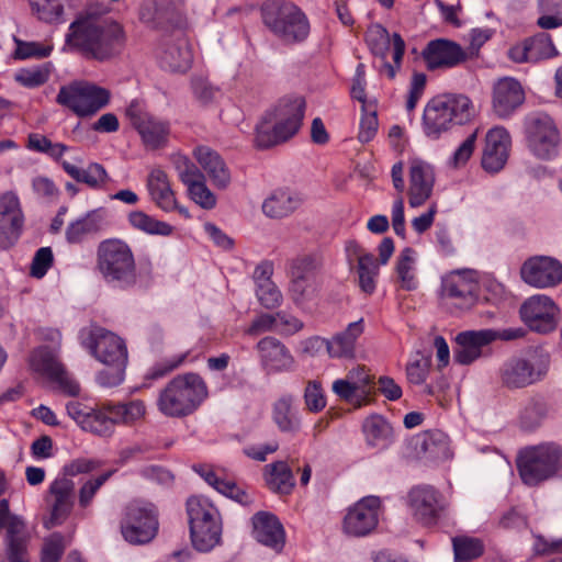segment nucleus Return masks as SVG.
<instances>
[{"label":"nucleus","instance_id":"obj_54","mask_svg":"<svg viewBox=\"0 0 562 562\" xmlns=\"http://www.w3.org/2000/svg\"><path fill=\"white\" fill-rule=\"evenodd\" d=\"M85 430L99 436H110L112 434L104 404L92 407Z\"/></svg>","mask_w":562,"mask_h":562},{"label":"nucleus","instance_id":"obj_30","mask_svg":"<svg viewBox=\"0 0 562 562\" xmlns=\"http://www.w3.org/2000/svg\"><path fill=\"white\" fill-rule=\"evenodd\" d=\"M432 168L420 160H414L409 167L408 203L412 207L422 206L431 195L434 187Z\"/></svg>","mask_w":562,"mask_h":562},{"label":"nucleus","instance_id":"obj_3","mask_svg":"<svg viewBox=\"0 0 562 562\" xmlns=\"http://www.w3.org/2000/svg\"><path fill=\"white\" fill-rule=\"evenodd\" d=\"M209 395L201 375L178 374L159 391L157 408L166 417L182 418L193 414Z\"/></svg>","mask_w":562,"mask_h":562},{"label":"nucleus","instance_id":"obj_8","mask_svg":"<svg viewBox=\"0 0 562 562\" xmlns=\"http://www.w3.org/2000/svg\"><path fill=\"white\" fill-rule=\"evenodd\" d=\"M562 465V448L555 442H543L526 447L517 458V468L522 482L536 486L554 476Z\"/></svg>","mask_w":562,"mask_h":562},{"label":"nucleus","instance_id":"obj_2","mask_svg":"<svg viewBox=\"0 0 562 562\" xmlns=\"http://www.w3.org/2000/svg\"><path fill=\"white\" fill-rule=\"evenodd\" d=\"M83 345L98 361L105 366V369L97 374L98 384L103 387L120 385L124 380L128 361L125 341L105 328L93 327L85 338Z\"/></svg>","mask_w":562,"mask_h":562},{"label":"nucleus","instance_id":"obj_16","mask_svg":"<svg viewBox=\"0 0 562 562\" xmlns=\"http://www.w3.org/2000/svg\"><path fill=\"white\" fill-rule=\"evenodd\" d=\"M139 19L151 27L166 32L186 25L182 5L171 0H145L139 9Z\"/></svg>","mask_w":562,"mask_h":562},{"label":"nucleus","instance_id":"obj_22","mask_svg":"<svg viewBox=\"0 0 562 562\" xmlns=\"http://www.w3.org/2000/svg\"><path fill=\"white\" fill-rule=\"evenodd\" d=\"M256 350L259 356L260 366L267 374L294 371L296 361L290 349L276 337H263L257 342Z\"/></svg>","mask_w":562,"mask_h":562},{"label":"nucleus","instance_id":"obj_18","mask_svg":"<svg viewBox=\"0 0 562 562\" xmlns=\"http://www.w3.org/2000/svg\"><path fill=\"white\" fill-rule=\"evenodd\" d=\"M520 277L536 289L554 288L562 282V263L554 257L533 256L521 265Z\"/></svg>","mask_w":562,"mask_h":562},{"label":"nucleus","instance_id":"obj_45","mask_svg":"<svg viewBox=\"0 0 562 562\" xmlns=\"http://www.w3.org/2000/svg\"><path fill=\"white\" fill-rule=\"evenodd\" d=\"M422 448L436 460H448L452 457L449 437L440 431H429L424 436Z\"/></svg>","mask_w":562,"mask_h":562},{"label":"nucleus","instance_id":"obj_57","mask_svg":"<svg viewBox=\"0 0 562 562\" xmlns=\"http://www.w3.org/2000/svg\"><path fill=\"white\" fill-rule=\"evenodd\" d=\"M317 268L316 258L311 255H304L293 259L290 263L291 279H315L314 273Z\"/></svg>","mask_w":562,"mask_h":562},{"label":"nucleus","instance_id":"obj_50","mask_svg":"<svg viewBox=\"0 0 562 562\" xmlns=\"http://www.w3.org/2000/svg\"><path fill=\"white\" fill-rule=\"evenodd\" d=\"M33 12L46 23L63 21L64 4L61 0H30Z\"/></svg>","mask_w":562,"mask_h":562},{"label":"nucleus","instance_id":"obj_7","mask_svg":"<svg viewBox=\"0 0 562 562\" xmlns=\"http://www.w3.org/2000/svg\"><path fill=\"white\" fill-rule=\"evenodd\" d=\"M305 105V100L301 97L280 100L274 109L273 126L262 122L256 127V146L267 149L293 137L302 125Z\"/></svg>","mask_w":562,"mask_h":562},{"label":"nucleus","instance_id":"obj_59","mask_svg":"<svg viewBox=\"0 0 562 562\" xmlns=\"http://www.w3.org/2000/svg\"><path fill=\"white\" fill-rule=\"evenodd\" d=\"M315 279H291L290 295L296 305L311 300L315 294Z\"/></svg>","mask_w":562,"mask_h":562},{"label":"nucleus","instance_id":"obj_61","mask_svg":"<svg viewBox=\"0 0 562 562\" xmlns=\"http://www.w3.org/2000/svg\"><path fill=\"white\" fill-rule=\"evenodd\" d=\"M53 45H45L38 42H18L15 56L19 59L45 58L50 55Z\"/></svg>","mask_w":562,"mask_h":562},{"label":"nucleus","instance_id":"obj_13","mask_svg":"<svg viewBox=\"0 0 562 562\" xmlns=\"http://www.w3.org/2000/svg\"><path fill=\"white\" fill-rule=\"evenodd\" d=\"M526 137L529 149L538 158L550 159L558 154L559 132L548 114L536 113L527 119Z\"/></svg>","mask_w":562,"mask_h":562},{"label":"nucleus","instance_id":"obj_33","mask_svg":"<svg viewBox=\"0 0 562 562\" xmlns=\"http://www.w3.org/2000/svg\"><path fill=\"white\" fill-rule=\"evenodd\" d=\"M193 155L200 166L209 175L212 183L217 189H226L231 183V173L221 156L206 146H199Z\"/></svg>","mask_w":562,"mask_h":562},{"label":"nucleus","instance_id":"obj_52","mask_svg":"<svg viewBox=\"0 0 562 562\" xmlns=\"http://www.w3.org/2000/svg\"><path fill=\"white\" fill-rule=\"evenodd\" d=\"M303 398L306 409L311 413H319L326 407V396L322 383L317 380L306 383Z\"/></svg>","mask_w":562,"mask_h":562},{"label":"nucleus","instance_id":"obj_39","mask_svg":"<svg viewBox=\"0 0 562 562\" xmlns=\"http://www.w3.org/2000/svg\"><path fill=\"white\" fill-rule=\"evenodd\" d=\"M61 167L77 182H82L92 189L102 188L108 180V172L98 162H91L87 169H81L68 161H63Z\"/></svg>","mask_w":562,"mask_h":562},{"label":"nucleus","instance_id":"obj_63","mask_svg":"<svg viewBox=\"0 0 562 562\" xmlns=\"http://www.w3.org/2000/svg\"><path fill=\"white\" fill-rule=\"evenodd\" d=\"M65 551L64 537L55 532L44 542L42 549V562H58Z\"/></svg>","mask_w":562,"mask_h":562},{"label":"nucleus","instance_id":"obj_14","mask_svg":"<svg viewBox=\"0 0 562 562\" xmlns=\"http://www.w3.org/2000/svg\"><path fill=\"white\" fill-rule=\"evenodd\" d=\"M5 528V549L10 562H27L29 531L25 522L11 515L7 499L0 501V530Z\"/></svg>","mask_w":562,"mask_h":562},{"label":"nucleus","instance_id":"obj_48","mask_svg":"<svg viewBox=\"0 0 562 562\" xmlns=\"http://www.w3.org/2000/svg\"><path fill=\"white\" fill-rule=\"evenodd\" d=\"M26 148L46 154L50 158L58 160L68 149V147L61 143H52L49 138L40 133H31L27 136Z\"/></svg>","mask_w":562,"mask_h":562},{"label":"nucleus","instance_id":"obj_60","mask_svg":"<svg viewBox=\"0 0 562 562\" xmlns=\"http://www.w3.org/2000/svg\"><path fill=\"white\" fill-rule=\"evenodd\" d=\"M112 472L103 473L94 479L88 480L79 490L78 503L81 508L88 507L100 487L110 479Z\"/></svg>","mask_w":562,"mask_h":562},{"label":"nucleus","instance_id":"obj_5","mask_svg":"<svg viewBox=\"0 0 562 562\" xmlns=\"http://www.w3.org/2000/svg\"><path fill=\"white\" fill-rule=\"evenodd\" d=\"M265 26L286 45L304 42L311 31L306 14L293 2L267 0L261 5Z\"/></svg>","mask_w":562,"mask_h":562},{"label":"nucleus","instance_id":"obj_15","mask_svg":"<svg viewBox=\"0 0 562 562\" xmlns=\"http://www.w3.org/2000/svg\"><path fill=\"white\" fill-rule=\"evenodd\" d=\"M408 506L415 520L423 526L438 522L446 508L442 494L430 485L413 487L408 493Z\"/></svg>","mask_w":562,"mask_h":562},{"label":"nucleus","instance_id":"obj_31","mask_svg":"<svg viewBox=\"0 0 562 562\" xmlns=\"http://www.w3.org/2000/svg\"><path fill=\"white\" fill-rule=\"evenodd\" d=\"M161 68L172 72H186L192 63V52L188 41L183 37L161 45L158 53Z\"/></svg>","mask_w":562,"mask_h":562},{"label":"nucleus","instance_id":"obj_36","mask_svg":"<svg viewBox=\"0 0 562 562\" xmlns=\"http://www.w3.org/2000/svg\"><path fill=\"white\" fill-rule=\"evenodd\" d=\"M147 189L151 200L165 212H172L177 207L175 193L164 170L156 168L150 171Z\"/></svg>","mask_w":562,"mask_h":562},{"label":"nucleus","instance_id":"obj_58","mask_svg":"<svg viewBox=\"0 0 562 562\" xmlns=\"http://www.w3.org/2000/svg\"><path fill=\"white\" fill-rule=\"evenodd\" d=\"M392 49L394 65L384 61L380 71L385 74L389 79H394L397 70L401 68L402 59L405 53V42L398 33L392 35Z\"/></svg>","mask_w":562,"mask_h":562},{"label":"nucleus","instance_id":"obj_35","mask_svg":"<svg viewBox=\"0 0 562 562\" xmlns=\"http://www.w3.org/2000/svg\"><path fill=\"white\" fill-rule=\"evenodd\" d=\"M106 212L97 209L88 212L83 217L71 222L66 228V239L70 244L80 243L86 236L99 233L106 225Z\"/></svg>","mask_w":562,"mask_h":562},{"label":"nucleus","instance_id":"obj_4","mask_svg":"<svg viewBox=\"0 0 562 562\" xmlns=\"http://www.w3.org/2000/svg\"><path fill=\"white\" fill-rule=\"evenodd\" d=\"M476 111L472 100L462 93H443L434 97L424 109L423 127L434 139L453 125H464L472 121Z\"/></svg>","mask_w":562,"mask_h":562},{"label":"nucleus","instance_id":"obj_6","mask_svg":"<svg viewBox=\"0 0 562 562\" xmlns=\"http://www.w3.org/2000/svg\"><path fill=\"white\" fill-rule=\"evenodd\" d=\"M97 268L104 281L127 290L137 283V271L131 247L120 239H106L97 250Z\"/></svg>","mask_w":562,"mask_h":562},{"label":"nucleus","instance_id":"obj_53","mask_svg":"<svg viewBox=\"0 0 562 562\" xmlns=\"http://www.w3.org/2000/svg\"><path fill=\"white\" fill-rule=\"evenodd\" d=\"M188 355H189V352H183V353L171 356L169 358H165V359L156 362L147 371L146 379L147 380H159V379H162L164 376H166L169 373H171L173 370H176L179 367H181L184 363Z\"/></svg>","mask_w":562,"mask_h":562},{"label":"nucleus","instance_id":"obj_46","mask_svg":"<svg viewBox=\"0 0 562 562\" xmlns=\"http://www.w3.org/2000/svg\"><path fill=\"white\" fill-rule=\"evenodd\" d=\"M548 414V404L540 398H533L526 404L520 414V426L525 430L532 431L542 424Z\"/></svg>","mask_w":562,"mask_h":562},{"label":"nucleus","instance_id":"obj_38","mask_svg":"<svg viewBox=\"0 0 562 562\" xmlns=\"http://www.w3.org/2000/svg\"><path fill=\"white\" fill-rule=\"evenodd\" d=\"M363 333V321L350 323L348 327L328 339V355L331 358H351L355 353V345Z\"/></svg>","mask_w":562,"mask_h":562},{"label":"nucleus","instance_id":"obj_25","mask_svg":"<svg viewBox=\"0 0 562 562\" xmlns=\"http://www.w3.org/2000/svg\"><path fill=\"white\" fill-rule=\"evenodd\" d=\"M126 115L147 147L155 149L167 142L169 125L144 111L139 103L132 102L126 109Z\"/></svg>","mask_w":562,"mask_h":562},{"label":"nucleus","instance_id":"obj_10","mask_svg":"<svg viewBox=\"0 0 562 562\" xmlns=\"http://www.w3.org/2000/svg\"><path fill=\"white\" fill-rule=\"evenodd\" d=\"M193 547L202 552L213 549L221 539L220 513L206 498L191 496L187 501Z\"/></svg>","mask_w":562,"mask_h":562},{"label":"nucleus","instance_id":"obj_29","mask_svg":"<svg viewBox=\"0 0 562 562\" xmlns=\"http://www.w3.org/2000/svg\"><path fill=\"white\" fill-rule=\"evenodd\" d=\"M525 100L521 85L513 78H503L494 85L493 109L502 117H508Z\"/></svg>","mask_w":562,"mask_h":562},{"label":"nucleus","instance_id":"obj_19","mask_svg":"<svg viewBox=\"0 0 562 562\" xmlns=\"http://www.w3.org/2000/svg\"><path fill=\"white\" fill-rule=\"evenodd\" d=\"M46 503L49 515L43 521L46 529L60 526L70 515L75 504V483L69 477H56L49 485Z\"/></svg>","mask_w":562,"mask_h":562},{"label":"nucleus","instance_id":"obj_28","mask_svg":"<svg viewBox=\"0 0 562 562\" xmlns=\"http://www.w3.org/2000/svg\"><path fill=\"white\" fill-rule=\"evenodd\" d=\"M254 538L280 553L285 546V531L279 518L269 512H258L251 518Z\"/></svg>","mask_w":562,"mask_h":562},{"label":"nucleus","instance_id":"obj_20","mask_svg":"<svg viewBox=\"0 0 562 562\" xmlns=\"http://www.w3.org/2000/svg\"><path fill=\"white\" fill-rule=\"evenodd\" d=\"M558 306L544 294L532 295L520 306L522 322L532 330L547 334L557 327Z\"/></svg>","mask_w":562,"mask_h":562},{"label":"nucleus","instance_id":"obj_55","mask_svg":"<svg viewBox=\"0 0 562 562\" xmlns=\"http://www.w3.org/2000/svg\"><path fill=\"white\" fill-rule=\"evenodd\" d=\"M367 43L375 56L385 58V54L392 45V37L384 27L376 25L368 32Z\"/></svg>","mask_w":562,"mask_h":562},{"label":"nucleus","instance_id":"obj_11","mask_svg":"<svg viewBox=\"0 0 562 562\" xmlns=\"http://www.w3.org/2000/svg\"><path fill=\"white\" fill-rule=\"evenodd\" d=\"M111 99L108 89L89 81H72L63 86L56 102L80 117L92 116L105 108Z\"/></svg>","mask_w":562,"mask_h":562},{"label":"nucleus","instance_id":"obj_42","mask_svg":"<svg viewBox=\"0 0 562 562\" xmlns=\"http://www.w3.org/2000/svg\"><path fill=\"white\" fill-rule=\"evenodd\" d=\"M391 430L387 422L379 415L368 417L362 424L366 442L372 448L385 446Z\"/></svg>","mask_w":562,"mask_h":562},{"label":"nucleus","instance_id":"obj_41","mask_svg":"<svg viewBox=\"0 0 562 562\" xmlns=\"http://www.w3.org/2000/svg\"><path fill=\"white\" fill-rule=\"evenodd\" d=\"M128 223L133 228L149 235L170 236L173 233L170 224L158 221L143 211L131 212Z\"/></svg>","mask_w":562,"mask_h":562},{"label":"nucleus","instance_id":"obj_43","mask_svg":"<svg viewBox=\"0 0 562 562\" xmlns=\"http://www.w3.org/2000/svg\"><path fill=\"white\" fill-rule=\"evenodd\" d=\"M452 548L454 560L457 562H468L483 555L485 551L481 539L470 536H457L452 538Z\"/></svg>","mask_w":562,"mask_h":562},{"label":"nucleus","instance_id":"obj_49","mask_svg":"<svg viewBox=\"0 0 562 562\" xmlns=\"http://www.w3.org/2000/svg\"><path fill=\"white\" fill-rule=\"evenodd\" d=\"M379 265L374 256H362L357 265L359 286L361 290L371 294L375 290V277L378 276Z\"/></svg>","mask_w":562,"mask_h":562},{"label":"nucleus","instance_id":"obj_21","mask_svg":"<svg viewBox=\"0 0 562 562\" xmlns=\"http://www.w3.org/2000/svg\"><path fill=\"white\" fill-rule=\"evenodd\" d=\"M422 57L429 71L451 69L469 59L467 50L457 42L448 38H436L427 43Z\"/></svg>","mask_w":562,"mask_h":562},{"label":"nucleus","instance_id":"obj_27","mask_svg":"<svg viewBox=\"0 0 562 562\" xmlns=\"http://www.w3.org/2000/svg\"><path fill=\"white\" fill-rule=\"evenodd\" d=\"M479 283L471 272L456 271L442 280V293L460 308H470L477 300Z\"/></svg>","mask_w":562,"mask_h":562},{"label":"nucleus","instance_id":"obj_17","mask_svg":"<svg viewBox=\"0 0 562 562\" xmlns=\"http://www.w3.org/2000/svg\"><path fill=\"white\" fill-rule=\"evenodd\" d=\"M546 372V366L531 359L514 356L501 366L499 381L503 386L510 390L524 389L540 381Z\"/></svg>","mask_w":562,"mask_h":562},{"label":"nucleus","instance_id":"obj_32","mask_svg":"<svg viewBox=\"0 0 562 562\" xmlns=\"http://www.w3.org/2000/svg\"><path fill=\"white\" fill-rule=\"evenodd\" d=\"M271 418L284 434L295 435L302 428L300 412L292 394H283L272 403Z\"/></svg>","mask_w":562,"mask_h":562},{"label":"nucleus","instance_id":"obj_23","mask_svg":"<svg viewBox=\"0 0 562 562\" xmlns=\"http://www.w3.org/2000/svg\"><path fill=\"white\" fill-rule=\"evenodd\" d=\"M23 223L19 198L12 192H5L0 198V249L8 250L18 243Z\"/></svg>","mask_w":562,"mask_h":562},{"label":"nucleus","instance_id":"obj_26","mask_svg":"<svg viewBox=\"0 0 562 562\" xmlns=\"http://www.w3.org/2000/svg\"><path fill=\"white\" fill-rule=\"evenodd\" d=\"M510 145V135L506 128H491L485 136L481 161L483 169L492 173L502 170L507 162Z\"/></svg>","mask_w":562,"mask_h":562},{"label":"nucleus","instance_id":"obj_9","mask_svg":"<svg viewBox=\"0 0 562 562\" xmlns=\"http://www.w3.org/2000/svg\"><path fill=\"white\" fill-rule=\"evenodd\" d=\"M527 330L522 327H510L505 329H480L461 331L456 337L453 349L454 362L468 366L481 357L491 353L488 346L496 341H513L524 338Z\"/></svg>","mask_w":562,"mask_h":562},{"label":"nucleus","instance_id":"obj_56","mask_svg":"<svg viewBox=\"0 0 562 562\" xmlns=\"http://www.w3.org/2000/svg\"><path fill=\"white\" fill-rule=\"evenodd\" d=\"M173 164L180 180L187 187L205 178L204 175L200 171V169L186 156H176L173 158Z\"/></svg>","mask_w":562,"mask_h":562},{"label":"nucleus","instance_id":"obj_24","mask_svg":"<svg viewBox=\"0 0 562 562\" xmlns=\"http://www.w3.org/2000/svg\"><path fill=\"white\" fill-rule=\"evenodd\" d=\"M380 498L367 496L351 507L344 519V530L355 537L369 535L378 525Z\"/></svg>","mask_w":562,"mask_h":562},{"label":"nucleus","instance_id":"obj_64","mask_svg":"<svg viewBox=\"0 0 562 562\" xmlns=\"http://www.w3.org/2000/svg\"><path fill=\"white\" fill-rule=\"evenodd\" d=\"M256 295L260 304L268 310L280 306L282 302V293L273 282L257 286Z\"/></svg>","mask_w":562,"mask_h":562},{"label":"nucleus","instance_id":"obj_47","mask_svg":"<svg viewBox=\"0 0 562 562\" xmlns=\"http://www.w3.org/2000/svg\"><path fill=\"white\" fill-rule=\"evenodd\" d=\"M529 48V58L532 63L555 57L559 53L548 33L540 32L526 38Z\"/></svg>","mask_w":562,"mask_h":562},{"label":"nucleus","instance_id":"obj_51","mask_svg":"<svg viewBox=\"0 0 562 562\" xmlns=\"http://www.w3.org/2000/svg\"><path fill=\"white\" fill-rule=\"evenodd\" d=\"M49 64H44L42 66L19 70L15 75V80L26 88H36L44 85L49 79Z\"/></svg>","mask_w":562,"mask_h":562},{"label":"nucleus","instance_id":"obj_12","mask_svg":"<svg viewBox=\"0 0 562 562\" xmlns=\"http://www.w3.org/2000/svg\"><path fill=\"white\" fill-rule=\"evenodd\" d=\"M159 527L157 508L149 503H131L121 520L123 538L131 544L149 543Z\"/></svg>","mask_w":562,"mask_h":562},{"label":"nucleus","instance_id":"obj_37","mask_svg":"<svg viewBox=\"0 0 562 562\" xmlns=\"http://www.w3.org/2000/svg\"><path fill=\"white\" fill-rule=\"evenodd\" d=\"M263 480L268 488L279 495H289L295 486L292 469L285 461L265 465Z\"/></svg>","mask_w":562,"mask_h":562},{"label":"nucleus","instance_id":"obj_62","mask_svg":"<svg viewBox=\"0 0 562 562\" xmlns=\"http://www.w3.org/2000/svg\"><path fill=\"white\" fill-rule=\"evenodd\" d=\"M190 198L200 206L211 210L216 204L215 195L205 184V178L188 187Z\"/></svg>","mask_w":562,"mask_h":562},{"label":"nucleus","instance_id":"obj_34","mask_svg":"<svg viewBox=\"0 0 562 562\" xmlns=\"http://www.w3.org/2000/svg\"><path fill=\"white\" fill-rule=\"evenodd\" d=\"M303 199L297 192L290 189H277L265 199L262 212L270 218H284L294 213L302 204Z\"/></svg>","mask_w":562,"mask_h":562},{"label":"nucleus","instance_id":"obj_44","mask_svg":"<svg viewBox=\"0 0 562 562\" xmlns=\"http://www.w3.org/2000/svg\"><path fill=\"white\" fill-rule=\"evenodd\" d=\"M30 366L34 371L46 375L49 380L64 368L53 351L46 347H40L31 353Z\"/></svg>","mask_w":562,"mask_h":562},{"label":"nucleus","instance_id":"obj_1","mask_svg":"<svg viewBox=\"0 0 562 562\" xmlns=\"http://www.w3.org/2000/svg\"><path fill=\"white\" fill-rule=\"evenodd\" d=\"M65 44L86 60L108 63L125 49L126 34L116 21L85 14L70 23Z\"/></svg>","mask_w":562,"mask_h":562},{"label":"nucleus","instance_id":"obj_40","mask_svg":"<svg viewBox=\"0 0 562 562\" xmlns=\"http://www.w3.org/2000/svg\"><path fill=\"white\" fill-rule=\"evenodd\" d=\"M415 251L406 247L397 257L395 271L400 288L404 291H415L418 288V279L415 269Z\"/></svg>","mask_w":562,"mask_h":562}]
</instances>
